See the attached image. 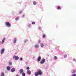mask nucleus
<instances>
[{"mask_svg":"<svg viewBox=\"0 0 76 76\" xmlns=\"http://www.w3.org/2000/svg\"><path fill=\"white\" fill-rule=\"evenodd\" d=\"M42 75V72L40 69H38V72H36L34 74L35 76H38L39 75Z\"/></svg>","mask_w":76,"mask_h":76,"instance_id":"nucleus-1","label":"nucleus"},{"mask_svg":"<svg viewBox=\"0 0 76 76\" xmlns=\"http://www.w3.org/2000/svg\"><path fill=\"white\" fill-rule=\"evenodd\" d=\"M5 25L9 28V27H10V26H11V24L10 23L7 22H5Z\"/></svg>","mask_w":76,"mask_h":76,"instance_id":"nucleus-2","label":"nucleus"},{"mask_svg":"<svg viewBox=\"0 0 76 76\" xmlns=\"http://www.w3.org/2000/svg\"><path fill=\"white\" fill-rule=\"evenodd\" d=\"M45 62V59L44 58H43L41 60V61L40 62V63H41V64H44Z\"/></svg>","mask_w":76,"mask_h":76,"instance_id":"nucleus-3","label":"nucleus"},{"mask_svg":"<svg viewBox=\"0 0 76 76\" xmlns=\"http://www.w3.org/2000/svg\"><path fill=\"white\" fill-rule=\"evenodd\" d=\"M13 58H15V60H18V59H19V57L17 56H14Z\"/></svg>","mask_w":76,"mask_h":76,"instance_id":"nucleus-4","label":"nucleus"},{"mask_svg":"<svg viewBox=\"0 0 76 76\" xmlns=\"http://www.w3.org/2000/svg\"><path fill=\"white\" fill-rule=\"evenodd\" d=\"M4 49H1V54H3L4 53Z\"/></svg>","mask_w":76,"mask_h":76,"instance_id":"nucleus-5","label":"nucleus"},{"mask_svg":"<svg viewBox=\"0 0 76 76\" xmlns=\"http://www.w3.org/2000/svg\"><path fill=\"white\" fill-rule=\"evenodd\" d=\"M41 58L40 56H39L37 58V61H41Z\"/></svg>","mask_w":76,"mask_h":76,"instance_id":"nucleus-6","label":"nucleus"},{"mask_svg":"<svg viewBox=\"0 0 76 76\" xmlns=\"http://www.w3.org/2000/svg\"><path fill=\"white\" fill-rule=\"evenodd\" d=\"M15 71V68H13L11 69V72H14Z\"/></svg>","mask_w":76,"mask_h":76,"instance_id":"nucleus-7","label":"nucleus"},{"mask_svg":"<svg viewBox=\"0 0 76 76\" xmlns=\"http://www.w3.org/2000/svg\"><path fill=\"white\" fill-rule=\"evenodd\" d=\"M27 73L28 74H29V75H30L31 73V71L29 70H28L27 71Z\"/></svg>","mask_w":76,"mask_h":76,"instance_id":"nucleus-8","label":"nucleus"},{"mask_svg":"<svg viewBox=\"0 0 76 76\" xmlns=\"http://www.w3.org/2000/svg\"><path fill=\"white\" fill-rule=\"evenodd\" d=\"M20 73L21 74L22 72H23V70L22 69H20L19 70Z\"/></svg>","mask_w":76,"mask_h":76,"instance_id":"nucleus-9","label":"nucleus"},{"mask_svg":"<svg viewBox=\"0 0 76 76\" xmlns=\"http://www.w3.org/2000/svg\"><path fill=\"white\" fill-rule=\"evenodd\" d=\"M4 41H5V38H3V40H2L1 42V44H3V43H4Z\"/></svg>","mask_w":76,"mask_h":76,"instance_id":"nucleus-10","label":"nucleus"},{"mask_svg":"<svg viewBox=\"0 0 76 76\" xmlns=\"http://www.w3.org/2000/svg\"><path fill=\"white\" fill-rule=\"evenodd\" d=\"M7 70H10V68L9 66H8L7 67Z\"/></svg>","mask_w":76,"mask_h":76,"instance_id":"nucleus-11","label":"nucleus"},{"mask_svg":"<svg viewBox=\"0 0 76 76\" xmlns=\"http://www.w3.org/2000/svg\"><path fill=\"white\" fill-rule=\"evenodd\" d=\"M33 4L34 5H36L37 4V2L35 1H34L33 2Z\"/></svg>","mask_w":76,"mask_h":76,"instance_id":"nucleus-12","label":"nucleus"},{"mask_svg":"<svg viewBox=\"0 0 76 76\" xmlns=\"http://www.w3.org/2000/svg\"><path fill=\"white\" fill-rule=\"evenodd\" d=\"M1 76H4V73L2 72L1 73Z\"/></svg>","mask_w":76,"mask_h":76,"instance_id":"nucleus-13","label":"nucleus"},{"mask_svg":"<svg viewBox=\"0 0 76 76\" xmlns=\"http://www.w3.org/2000/svg\"><path fill=\"white\" fill-rule=\"evenodd\" d=\"M19 19V17H17L15 18V20H18Z\"/></svg>","mask_w":76,"mask_h":76,"instance_id":"nucleus-14","label":"nucleus"},{"mask_svg":"<svg viewBox=\"0 0 76 76\" xmlns=\"http://www.w3.org/2000/svg\"><path fill=\"white\" fill-rule=\"evenodd\" d=\"M57 9H58V10H59V9H61V8L60 7V6H58V7H57Z\"/></svg>","mask_w":76,"mask_h":76,"instance_id":"nucleus-15","label":"nucleus"},{"mask_svg":"<svg viewBox=\"0 0 76 76\" xmlns=\"http://www.w3.org/2000/svg\"><path fill=\"white\" fill-rule=\"evenodd\" d=\"M40 46L41 47H44V44L42 43H41Z\"/></svg>","mask_w":76,"mask_h":76,"instance_id":"nucleus-16","label":"nucleus"},{"mask_svg":"<svg viewBox=\"0 0 76 76\" xmlns=\"http://www.w3.org/2000/svg\"><path fill=\"white\" fill-rule=\"evenodd\" d=\"M22 75L23 76H25V73L24 72H23L22 73Z\"/></svg>","mask_w":76,"mask_h":76,"instance_id":"nucleus-17","label":"nucleus"},{"mask_svg":"<svg viewBox=\"0 0 76 76\" xmlns=\"http://www.w3.org/2000/svg\"><path fill=\"white\" fill-rule=\"evenodd\" d=\"M16 39H15L14 40V43H16Z\"/></svg>","mask_w":76,"mask_h":76,"instance_id":"nucleus-18","label":"nucleus"},{"mask_svg":"<svg viewBox=\"0 0 76 76\" xmlns=\"http://www.w3.org/2000/svg\"><path fill=\"white\" fill-rule=\"evenodd\" d=\"M54 58L55 60H57V57L56 56H55Z\"/></svg>","mask_w":76,"mask_h":76,"instance_id":"nucleus-19","label":"nucleus"},{"mask_svg":"<svg viewBox=\"0 0 76 76\" xmlns=\"http://www.w3.org/2000/svg\"><path fill=\"white\" fill-rule=\"evenodd\" d=\"M72 73H75V70H73Z\"/></svg>","mask_w":76,"mask_h":76,"instance_id":"nucleus-20","label":"nucleus"},{"mask_svg":"<svg viewBox=\"0 0 76 76\" xmlns=\"http://www.w3.org/2000/svg\"><path fill=\"white\" fill-rule=\"evenodd\" d=\"M35 47L36 48H38V45H35Z\"/></svg>","mask_w":76,"mask_h":76,"instance_id":"nucleus-21","label":"nucleus"},{"mask_svg":"<svg viewBox=\"0 0 76 76\" xmlns=\"http://www.w3.org/2000/svg\"><path fill=\"white\" fill-rule=\"evenodd\" d=\"M12 62L10 61L9 62V65H12Z\"/></svg>","mask_w":76,"mask_h":76,"instance_id":"nucleus-22","label":"nucleus"},{"mask_svg":"<svg viewBox=\"0 0 76 76\" xmlns=\"http://www.w3.org/2000/svg\"><path fill=\"white\" fill-rule=\"evenodd\" d=\"M32 24L33 25H34V24H35V22H32Z\"/></svg>","mask_w":76,"mask_h":76,"instance_id":"nucleus-23","label":"nucleus"},{"mask_svg":"<svg viewBox=\"0 0 76 76\" xmlns=\"http://www.w3.org/2000/svg\"><path fill=\"white\" fill-rule=\"evenodd\" d=\"M76 76V74H74L72 75L71 76Z\"/></svg>","mask_w":76,"mask_h":76,"instance_id":"nucleus-24","label":"nucleus"},{"mask_svg":"<svg viewBox=\"0 0 76 76\" xmlns=\"http://www.w3.org/2000/svg\"><path fill=\"white\" fill-rule=\"evenodd\" d=\"M26 69H27V70H29V67H26Z\"/></svg>","mask_w":76,"mask_h":76,"instance_id":"nucleus-25","label":"nucleus"},{"mask_svg":"<svg viewBox=\"0 0 76 76\" xmlns=\"http://www.w3.org/2000/svg\"><path fill=\"white\" fill-rule=\"evenodd\" d=\"M66 57H67V55H65L64 56V58H66Z\"/></svg>","mask_w":76,"mask_h":76,"instance_id":"nucleus-26","label":"nucleus"},{"mask_svg":"<svg viewBox=\"0 0 76 76\" xmlns=\"http://www.w3.org/2000/svg\"><path fill=\"white\" fill-rule=\"evenodd\" d=\"M43 38H45V35H43Z\"/></svg>","mask_w":76,"mask_h":76,"instance_id":"nucleus-27","label":"nucleus"},{"mask_svg":"<svg viewBox=\"0 0 76 76\" xmlns=\"http://www.w3.org/2000/svg\"><path fill=\"white\" fill-rule=\"evenodd\" d=\"M26 64H28V62H26Z\"/></svg>","mask_w":76,"mask_h":76,"instance_id":"nucleus-28","label":"nucleus"},{"mask_svg":"<svg viewBox=\"0 0 76 76\" xmlns=\"http://www.w3.org/2000/svg\"><path fill=\"white\" fill-rule=\"evenodd\" d=\"M20 60H21V61H22V60H23L22 58H20Z\"/></svg>","mask_w":76,"mask_h":76,"instance_id":"nucleus-29","label":"nucleus"},{"mask_svg":"<svg viewBox=\"0 0 76 76\" xmlns=\"http://www.w3.org/2000/svg\"><path fill=\"white\" fill-rule=\"evenodd\" d=\"M38 42L39 43H40V42H41V40H39L38 41Z\"/></svg>","mask_w":76,"mask_h":76,"instance_id":"nucleus-30","label":"nucleus"},{"mask_svg":"<svg viewBox=\"0 0 76 76\" xmlns=\"http://www.w3.org/2000/svg\"><path fill=\"white\" fill-rule=\"evenodd\" d=\"M22 11H20V12H19V13H20H20H22Z\"/></svg>","mask_w":76,"mask_h":76,"instance_id":"nucleus-31","label":"nucleus"}]
</instances>
